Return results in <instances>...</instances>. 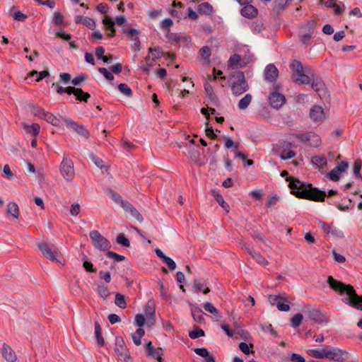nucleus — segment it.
Here are the masks:
<instances>
[{
	"mask_svg": "<svg viewBox=\"0 0 362 362\" xmlns=\"http://www.w3.org/2000/svg\"><path fill=\"white\" fill-rule=\"evenodd\" d=\"M286 180L289 182L288 187L291 189V193L296 197L310 199L315 202L324 201L326 196L325 192L312 187L310 185H305L297 179L288 177Z\"/></svg>",
	"mask_w": 362,
	"mask_h": 362,
	"instance_id": "nucleus-1",
	"label": "nucleus"
},
{
	"mask_svg": "<svg viewBox=\"0 0 362 362\" xmlns=\"http://www.w3.org/2000/svg\"><path fill=\"white\" fill-rule=\"evenodd\" d=\"M327 283L329 287L339 294H346L342 300L346 304L362 310V296H358L354 288L350 285H346L342 282L334 279L332 276L327 278Z\"/></svg>",
	"mask_w": 362,
	"mask_h": 362,
	"instance_id": "nucleus-2",
	"label": "nucleus"
},
{
	"mask_svg": "<svg viewBox=\"0 0 362 362\" xmlns=\"http://www.w3.org/2000/svg\"><path fill=\"white\" fill-rule=\"evenodd\" d=\"M290 69L293 81L300 84H310L312 76H314V72L310 66H304L300 62L293 60L290 64Z\"/></svg>",
	"mask_w": 362,
	"mask_h": 362,
	"instance_id": "nucleus-3",
	"label": "nucleus"
},
{
	"mask_svg": "<svg viewBox=\"0 0 362 362\" xmlns=\"http://www.w3.org/2000/svg\"><path fill=\"white\" fill-rule=\"evenodd\" d=\"M172 24L173 21L170 18H165L162 22L161 28L168 41L172 44L188 46L191 42V39L189 36L169 32L168 28Z\"/></svg>",
	"mask_w": 362,
	"mask_h": 362,
	"instance_id": "nucleus-4",
	"label": "nucleus"
},
{
	"mask_svg": "<svg viewBox=\"0 0 362 362\" xmlns=\"http://www.w3.org/2000/svg\"><path fill=\"white\" fill-rule=\"evenodd\" d=\"M37 246L45 258L52 262L62 264L61 260L62 254L59 250L54 245L47 242H41L38 243Z\"/></svg>",
	"mask_w": 362,
	"mask_h": 362,
	"instance_id": "nucleus-5",
	"label": "nucleus"
},
{
	"mask_svg": "<svg viewBox=\"0 0 362 362\" xmlns=\"http://www.w3.org/2000/svg\"><path fill=\"white\" fill-rule=\"evenodd\" d=\"M294 145L288 141H281L272 148V153L280 157L282 160L291 159L296 156V153L292 150Z\"/></svg>",
	"mask_w": 362,
	"mask_h": 362,
	"instance_id": "nucleus-6",
	"label": "nucleus"
},
{
	"mask_svg": "<svg viewBox=\"0 0 362 362\" xmlns=\"http://www.w3.org/2000/svg\"><path fill=\"white\" fill-rule=\"evenodd\" d=\"M232 85L231 88L233 93L235 95H239L246 92L248 89V86L245 81L243 73L240 71L235 72L231 77Z\"/></svg>",
	"mask_w": 362,
	"mask_h": 362,
	"instance_id": "nucleus-7",
	"label": "nucleus"
},
{
	"mask_svg": "<svg viewBox=\"0 0 362 362\" xmlns=\"http://www.w3.org/2000/svg\"><path fill=\"white\" fill-rule=\"evenodd\" d=\"M315 222L317 227L322 230L325 236H332L333 238H341L344 237L343 232L332 223H327L325 221L316 219Z\"/></svg>",
	"mask_w": 362,
	"mask_h": 362,
	"instance_id": "nucleus-8",
	"label": "nucleus"
},
{
	"mask_svg": "<svg viewBox=\"0 0 362 362\" xmlns=\"http://www.w3.org/2000/svg\"><path fill=\"white\" fill-rule=\"evenodd\" d=\"M90 237L95 248L100 251H107L110 247L109 240L103 237L98 230L90 232Z\"/></svg>",
	"mask_w": 362,
	"mask_h": 362,
	"instance_id": "nucleus-9",
	"label": "nucleus"
},
{
	"mask_svg": "<svg viewBox=\"0 0 362 362\" xmlns=\"http://www.w3.org/2000/svg\"><path fill=\"white\" fill-rule=\"evenodd\" d=\"M115 351L119 360H123L125 362H132L130 354L125 345L123 339L120 337L115 339Z\"/></svg>",
	"mask_w": 362,
	"mask_h": 362,
	"instance_id": "nucleus-10",
	"label": "nucleus"
},
{
	"mask_svg": "<svg viewBox=\"0 0 362 362\" xmlns=\"http://www.w3.org/2000/svg\"><path fill=\"white\" fill-rule=\"evenodd\" d=\"M295 137L298 139L300 141L313 147H318L322 143L320 136L314 132L295 134Z\"/></svg>",
	"mask_w": 362,
	"mask_h": 362,
	"instance_id": "nucleus-11",
	"label": "nucleus"
},
{
	"mask_svg": "<svg viewBox=\"0 0 362 362\" xmlns=\"http://www.w3.org/2000/svg\"><path fill=\"white\" fill-rule=\"evenodd\" d=\"M59 170L62 175L66 180L70 181L74 177V163L71 159L64 157L60 164Z\"/></svg>",
	"mask_w": 362,
	"mask_h": 362,
	"instance_id": "nucleus-12",
	"label": "nucleus"
},
{
	"mask_svg": "<svg viewBox=\"0 0 362 362\" xmlns=\"http://www.w3.org/2000/svg\"><path fill=\"white\" fill-rule=\"evenodd\" d=\"M310 118L316 124H321L325 121L328 115V110L322 106L314 105L310 110Z\"/></svg>",
	"mask_w": 362,
	"mask_h": 362,
	"instance_id": "nucleus-13",
	"label": "nucleus"
},
{
	"mask_svg": "<svg viewBox=\"0 0 362 362\" xmlns=\"http://www.w3.org/2000/svg\"><path fill=\"white\" fill-rule=\"evenodd\" d=\"M62 121L66 124L67 128L73 129L80 136L84 137L85 139H88L89 137L90 133L84 126L78 124L77 122L68 117H62Z\"/></svg>",
	"mask_w": 362,
	"mask_h": 362,
	"instance_id": "nucleus-14",
	"label": "nucleus"
},
{
	"mask_svg": "<svg viewBox=\"0 0 362 362\" xmlns=\"http://www.w3.org/2000/svg\"><path fill=\"white\" fill-rule=\"evenodd\" d=\"M349 354L337 347L327 346V359L341 362L348 358Z\"/></svg>",
	"mask_w": 362,
	"mask_h": 362,
	"instance_id": "nucleus-15",
	"label": "nucleus"
},
{
	"mask_svg": "<svg viewBox=\"0 0 362 362\" xmlns=\"http://www.w3.org/2000/svg\"><path fill=\"white\" fill-rule=\"evenodd\" d=\"M269 101L273 108L278 110L286 103V98L279 91L277 87H275L269 96Z\"/></svg>",
	"mask_w": 362,
	"mask_h": 362,
	"instance_id": "nucleus-16",
	"label": "nucleus"
},
{
	"mask_svg": "<svg viewBox=\"0 0 362 362\" xmlns=\"http://www.w3.org/2000/svg\"><path fill=\"white\" fill-rule=\"evenodd\" d=\"M349 168V163L346 161H341L328 174L327 177L334 182L338 181Z\"/></svg>",
	"mask_w": 362,
	"mask_h": 362,
	"instance_id": "nucleus-17",
	"label": "nucleus"
},
{
	"mask_svg": "<svg viewBox=\"0 0 362 362\" xmlns=\"http://www.w3.org/2000/svg\"><path fill=\"white\" fill-rule=\"evenodd\" d=\"M145 317H146V325L148 327L156 324V305L154 302L148 301L145 306Z\"/></svg>",
	"mask_w": 362,
	"mask_h": 362,
	"instance_id": "nucleus-18",
	"label": "nucleus"
},
{
	"mask_svg": "<svg viewBox=\"0 0 362 362\" xmlns=\"http://www.w3.org/2000/svg\"><path fill=\"white\" fill-rule=\"evenodd\" d=\"M119 200L121 206L123 208L126 213L129 214L132 217L134 218L139 222L143 221L142 216L132 204L127 201L122 200V199H119Z\"/></svg>",
	"mask_w": 362,
	"mask_h": 362,
	"instance_id": "nucleus-19",
	"label": "nucleus"
},
{
	"mask_svg": "<svg viewBox=\"0 0 362 362\" xmlns=\"http://www.w3.org/2000/svg\"><path fill=\"white\" fill-rule=\"evenodd\" d=\"M1 354L2 357L7 362H16L17 361V355L13 349L7 344H3Z\"/></svg>",
	"mask_w": 362,
	"mask_h": 362,
	"instance_id": "nucleus-20",
	"label": "nucleus"
},
{
	"mask_svg": "<svg viewBox=\"0 0 362 362\" xmlns=\"http://www.w3.org/2000/svg\"><path fill=\"white\" fill-rule=\"evenodd\" d=\"M158 58V52L156 48H149V52L147 57H146L145 61L146 64V66H143V69L145 71H148L149 68L154 66L156 64V61Z\"/></svg>",
	"mask_w": 362,
	"mask_h": 362,
	"instance_id": "nucleus-21",
	"label": "nucleus"
},
{
	"mask_svg": "<svg viewBox=\"0 0 362 362\" xmlns=\"http://www.w3.org/2000/svg\"><path fill=\"white\" fill-rule=\"evenodd\" d=\"M306 353L315 358H327V346H324L320 349H310Z\"/></svg>",
	"mask_w": 362,
	"mask_h": 362,
	"instance_id": "nucleus-22",
	"label": "nucleus"
},
{
	"mask_svg": "<svg viewBox=\"0 0 362 362\" xmlns=\"http://www.w3.org/2000/svg\"><path fill=\"white\" fill-rule=\"evenodd\" d=\"M71 94H74L76 96V100L79 101L87 102L90 98V95L88 93L84 92L81 88L71 87V89H69Z\"/></svg>",
	"mask_w": 362,
	"mask_h": 362,
	"instance_id": "nucleus-23",
	"label": "nucleus"
},
{
	"mask_svg": "<svg viewBox=\"0 0 362 362\" xmlns=\"http://www.w3.org/2000/svg\"><path fill=\"white\" fill-rule=\"evenodd\" d=\"M311 88L318 94L320 97L322 96V92L325 90V83L318 78H315V75L312 76V81L310 83Z\"/></svg>",
	"mask_w": 362,
	"mask_h": 362,
	"instance_id": "nucleus-24",
	"label": "nucleus"
},
{
	"mask_svg": "<svg viewBox=\"0 0 362 362\" xmlns=\"http://www.w3.org/2000/svg\"><path fill=\"white\" fill-rule=\"evenodd\" d=\"M278 74V69L274 65L269 64L266 66L264 70L266 80L269 81H274L276 78Z\"/></svg>",
	"mask_w": 362,
	"mask_h": 362,
	"instance_id": "nucleus-25",
	"label": "nucleus"
},
{
	"mask_svg": "<svg viewBox=\"0 0 362 362\" xmlns=\"http://www.w3.org/2000/svg\"><path fill=\"white\" fill-rule=\"evenodd\" d=\"M42 119H45L46 122L55 127H61L62 122H64L62 119H60L57 118L56 116L49 112H45Z\"/></svg>",
	"mask_w": 362,
	"mask_h": 362,
	"instance_id": "nucleus-26",
	"label": "nucleus"
},
{
	"mask_svg": "<svg viewBox=\"0 0 362 362\" xmlns=\"http://www.w3.org/2000/svg\"><path fill=\"white\" fill-rule=\"evenodd\" d=\"M246 64V62L243 61L238 54H234L230 57L228 60V66L231 69H238Z\"/></svg>",
	"mask_w": 362,
	"mask_h": 362,
	"instance_id": "nucleus-27",
	"label": "nucleus"
},
{
	"mask_svg": "<svg viewBox=\"0 0 362 362\" xmlns=\"http://www.w3.org/2000/svg\"><path fill=\"white\" fill-rule=\"evenodd\" d=\"M22 126L27 134H31L34 136L38 135L40 132V127L37 123H33L30 125L24 122L22 124Z\"/></svg>",
	"mask_w": 362,
	"mask_h": 362,
	"instance_id": "nucleus-28",
	"label": "nucleus"
},
{
	"mask_svg": "<svg viewBox=\"0 0 362 362\" xmlns=\"http://www.w3.org/2000/svg\"><path fill=\"white\" fill-rule=\"evenodd\" d=\"M6 214L12 216L15 219L19 217V208L16 202H9L7 205Z\"/></svg>",
	"mask_w": 362,
	"mask_h": 362,
	"instance_id": "nucleus-29",
	"label": "nucleus"
},
{
	"mask_svg": "<svg viewBox=\"0 0 362 362\" xmlns=\"http://www.w3.org/2000/svg\"><path fill=\"white\" fill-rule=\"evenodd\" d=\"M146 355L149 358H154L158 361V352L157 349L148 341L145 346Z\"/></svg>",
	"mask_w": 362,
	"mask_h": 362,
	"instance_id": "nucleus-30",
	"label": "nucleus"
},
{
	"mask_svg": "<svg viewBox=\"0 0 362 362\" xmlns=\"http://www.w3.org/2000/svg\"><path fill=\"white\" fill-rule=\"evenodd\" d=\"M241 14L247 18H254L257 14V10L249 4L241 9Z\"/></svg>",
	"mask_w": 362,
	"mask_h": 362,
	"instance_id": "nucleus-31",
	"label": "nucleus"
},
{
	"mask_svg": "<svg viewBox=\"0 0 362 362\" xmlns=\"http://www.w3.org/2000/svg\"><path fill=\"white\" fill-rule=\"evenodd\" d=\"M76 23H81L91 30H93L95 26V21L88 17L78 16L76 18Z\"/></svg>",
	"mask_w": 362,
	"mask_h": 362,
	"instance_id": "nucleus-32",
	"label": "nucleus"
},
{
	"mask_svg": "<svg viewBox=\"0 0 362 362\" xmlns=\"http://www.w3.org/2000/svg\"><path fill=\"white\" fill-rule=\"evenodd\" d=\"M311 162L318 169H322L327 165V160L324 156H315L312 158Z\"/></svg>",
	"mask_w": 362,
	"mask_h": 362,
	"instance_id": "nucleus-33",
	"label": "nucleus"
},
{
	"mask_svg": "<svg viewBox=\"0 0 362 362\" xmlns=\"http://www.w3.org/2000/svg\"><path fill=\"white\" fill-rule=\"evenodd\" d=\"M197 10L200 14L204 15H211L214 11L212 6L208 2H204L200 4L198 6Z\"/></svg>",
	"mask_w": 362,
	"mask_h": 362,
	"instance_id": "nucleus-34",
	"label": "nucleus"
},
{
	"mask_svg": "<svg viewBox=\"0 0 362 362\" xmlns=\"http://www.w3.org/2000/svg\"><path fill=\"white\" fill-rule=\"evenodd\" d=\"M145 334V331L142 328H138L135 332L132 334V338L135 345L141 344V337Z\"/></svg>",
	"mask_w": 362,
	"mask_h": 362,
	"instance_id": "nucleus-35",
	"label": "nucleus"
},
{
	"mask_svg": "<svg viewBox=\"0 0 362 362\" xmlns=\"http://www.w3.org/2000/svg\"><path fill=\"white\" fill-rule=\"evenodd\" d=\"M248 252L259 264L262 266H267L269 264L268 261L257 252L251 250H249Z\"/></svg>",
	"mask_w": 362,
	"mask_h": 362,
	"instance_id": "nucleus-36",
	"label": "nucleus"
},
{
	"mask_svg": "<svg viewBox=\"0 0 362 362\" xmlns=\"http://www.w3.org/2000/svg\"><path fill=\"white\" fill-rule=\"evenodd\" d=\"M89 158L98 168L101 170L104 169L106 172L107 171L108 168L104 164L103 160L100 158L93 153H90L89 155Z\"/></svg>",
	"mask_w": 362,
	"mask_h": 362,
	"instance_id": "nucleus-37",
	"label": "nucleus"
},
{
	"mask_svg": "<svg viewBox=\"0 0 362 362\" xmlns=\"http://www.w3.org/2000/svg\"><path fill=\"white\" fill-rule=\"evenodd\" d=\"M204 90L208 98L213 102L216 101V96L214 92L213 87L208 80L204 83Z\"/></svg>",
	"mask_w": 362,
	"mask_h": 362,
	"instance_id": "nucleus-38",
	"label": "nucleus"
},
{
	"mask_svg": "<svg viewBox=\"0 0 362 362\" xmlns=\"http://www.w3.org/2000/svg\"><path fill=\"white\" fill-rule=\"evenodd\" d=\"M160 258L163 259L170 271H174L176 269V264L174 260L170 257L165 256L160 250Z\"/></svg>",
	"mask_w": 362,
	"mask_h": 362,
	"instance_id": "nucleus-39",
	"label": "nucleus"
},
{
	"mask_svg": "<svg viewBox=\"0 0 362 362\" xmlns=\"http://www.w3.org/2000/svg\"><path fill=\"white\" fill-rule=\"evenodd\" d=\"M95 335L97 339L98 345L103 346L105 344V341L102 337L101 327L98 322H95Z\"/></svg>",
	"mask_w": 362,
	"mask_h": 362,
	"instance_id": "nucleus-40",
	"label": "nucleus"
},
{
	"mask_svg": "<svg viewBox=\"0 0 362 362\" xmlns=\"http://www.w3.org/2000/svg\"><path fill=\"white\" fill-rule=\"evenodd\" d=\"M212 194L216 199V202L220 204V206L226 211H229L228 204L223 200V197L217 191H212Z\"/></svg>",
	"mask_w": 362,
	"mask_h": 362,
	"instance_id": "nucleus-41",
	"label": "nucleus"
},
{
	"mask_svg": "<svg viewBox=\"0 0 362 362\" xmlns=\"http://www.w3.org/2000/svg\"><path fill=\"white\" fill-rule=\"evenodd\" d=\"M252 97L250 94H246L238 103V108L245 110L252 101Z\"/></svg>",
	"mask_w": 362,
	"mask_h": 362,
	"instance_id": "nucleus-42",
	"label": "nucleus"
},
{
	"mask_svg": "<svg viewBox=\"0 0 362 362\" xmlns=\"http://www.w3.org/2000/svg\"><path fill=\"white\" fill-rule=\"evenodd\" d=\"M199 57L204 60V63L208 64L211 56V49L209 47H203L200 49Z\"/></svg>",
	"mask_w": 362,
	"mask_h": 362,
	"instance_id": "nucleus-43",
	"label": "nucleus"
},
{
	"mask_svg": "<svg viewBox=\"0 0 362 362\" xmlns=\"http://www.w3.org/2000/svg\"><path fill=\"white\" fill-rule=\"evenodd\" d=\"M361 166H362L361 160L359 159L356 160L354 163L353 171H354V177L362 180V175L360 173Z\"/></svg>",
	"mask_w": 362,
	"mask_h": 362,
	"instance_id": "nucleus-44",
	"label": "nucleus"
},
{
	"mask_svg": "<svg viewBox=\"0 0 362 362\" xmlns=\"http://www.w3.org/2000/svg\"><path fill=\"white\" fill-rule=\"evenodd\" d=\"M344 129L342 127L335 128L330 134L329 139L335 141L343 134Z\"/></svg>",
	"mask_w": 362,
	"mask_h": 362,
	"instance_id": "nucleus-45",
	"label": "nucleus"
},
{
	"mask_svg": "<svg viewBox=\"0 0 362 362\" xmlns=\"http://www.w3.org/2000/svg\"><path fill=\"white\" fill-rule=\"evenodd\" d=\"M115 303L119 308L124 309L127 307L124 296L121 293H116Z\"/></svg>",
	"mask_w": 362,
	"mask_h": 362,
	"instance_id": "nucleus-46",
	"label": "nucleus"
},
{
	"mask_svg": "<svg viewBox=\"0 0 362 362\" xmlns=\"http://www.w3.org/2000/svg\"><path fill=\"white\" fill-rule=\"evenodd\" d=\"M280 200V197L275 194L269 195L266 201V206L271 208L274 206Z\"/></svg>",
	"mask_w": 362,
	"mask_h": 362,
	"instance_id": "nucleus-47",
	"label": "nucleus"
},
{
	"mask_svg": "<svg viewBox=\"0 0 362 362\" xmlns=\"http://www.w3.org/2000/svg\"><path fill=\"white\" fill-rule=\"evenodd\" d=\"M146 325V317L142 314H137L134 317V325L139 328H142L144 325Z\"/></svg>",
	"mask_w": 362,
	"mask_h": 362,
	"instance_id": "nucleus-48",
	"label": "nucleus"
},
{
	"mask_svg": "<svg viewBox=\"0 0 362 362\" xmlns=\"http://www.w3.org/2000/svg\"><path fill=\"white\" fill-rule=\"evenodd\" d=\"M173 6L174 8L170 10V14L173 17L180 18L182 16V12L180 10L177 9V8L178 7L179 9H180L182 8V4L180 2L176 3L175 1H174Z\"/></svg>",
	"mask_w": 362,
	"mask_h": 362,
	"instance_id": "nucleus-49",
	"label": "nucleus"
},
{
	"mask_svg": "<svg viewBox=\"0 0 362 362\" xmlns=\"http://www.w3.org/2000/svg\"><path fill=\"white\" fill-rule=\"evenodd\" d=\"M194 288L196 291H197V292L202 291L204 294H206L210 291L209 288L205 287V285L204 283L200 282L199 281H194Z\"/></svg>",
	"mask_w": 362,
	"mask_h": 362,
	"instance_id": "nucleus-50",
	"label": "nucleus"
},
{
	"mask_svg": "<svg viewBox=\"0 0 362 362\" xmlns=\"http://www.w3.org/2000/svg\"><path fill=\"white\" fill-rule=\"evenodd\" d=\"M98 292L100 296L103 299H106L107 297L110 295L108 288L106 286L101 284L98 286Z\"/></svg>",
	"mask_w": 362,
	"mask_h": 362,
	"instance_id": "nucleus-51",
	"label": "nucleus"
},
{
	"mask_svg": "<svg viewBox=\"0 0 362 362\" xmlns=\"http://www.w3.org/2000/svg\"><path fill=\"white\" fill-rule=\"evenodd\" d=\"M303 320V315L300 313L296 314L292 318H291V325L293 327L296 328L298 327L302 322Z\"/></svg>",
	"mask_w": 362,
	"mask_h": 362,
	"instance_id": "nucleus-52",
	"label": "nucleus"
},
{
	"mask_svg": "<svg viewBox=\"0 0 362 362\" xmlns=\"http://www.w3.org/2000/svg\"><path fill=\"white\" fill-rule=\"evenodd\" d=\"M189 336L191 339H197L204 336V332L202 329L196 327L192 331L189 332Z\"/></svg>",
	"mask_w": 362,
	"mask_h": 362,
	"instance_id": "nucleus-53",
	"label": "nucleus"
},
{
	"mask_svg": "<svg viewBox=\"0 0 362 362\" xmlns=\"http://www.w3.org/2000/svg\"><path fill=\"white\" fill-rule=\"evenodd\" d=\"M119 90L124 95L129 97L132 95V91L129 87L125 83H120L118 86Z\"/></svg>",
	"mask_w": 362,
	"mask_h": 362,
	"instance_id": "nucleus-54",
	"label": "nucleus"
},
{
	"mask_svg": "<svg viewBox=\"0 0 362 362\" xmlns=\"http://www.w3.org/2000/svg\"><path fill=\"white\" fill-rule=\"evenodd\" d=\"M117 243L124 247H129L130 245L129 240L124 236L123 233H120L117 235Z\"/></svg>",
	"mask_w": 362,
	"mask_h": 362,
	"instance_id": "nucleus-55",
	"label": "nucleus"
},
{
	"mask_svg": "<svg viewBox=\"0 0 362 362\" xmlns=\"http://www.w3.org/2000/svg\"><path fill=\"white\" fill-rule=\"evenodd\" d=\"M283 299L284 298L280 296L270 295L268 296V301L272 305L277 306L278 303H280Z\"/></svg>",
	"mask_w": 362,
	"mask_h": 362,
	"instance_id": "nucleus-56",
	"label": "nucleus"
},
{
	"mask_svg": "<svg viewBox=\"0 0 362 362\" xmlns=\"http://www.w3.org/2000/svg\"><path fill=\"white\" fill-rule=\"evenodd\" d=\"M52 86L57 87V93L59 94H62L63 93H66L69 95H70V92L68 90L71 89V87H72V86H68L66 88H63L62 86H59L58 82L53 83Z\"/></svg>",
	"mask_w": 362,
	"mask_h": 362,
	"instance_id": "nucleus-57",
	"label": "nucleus"
},
{
	"mask_svg": "<svg viewBox=\"0 0 362 362\" xmlns=\"http://www.w3.org/2000/svg\"><path fill=\"white\" fill-rule=\"evenodd\" d=\"M204 308L206 312H209L213 315H218V310L214 306V305L211 303H206L204 305Z\"/></svg>",
	"mask_w": 362,
	"mask_h": 362,
	"instance_id": "nucleus-58",
	"label": "nucleus"
},
{
	"mask_svg": "<svg viewBox=\"0 0 362 362\" xmlns=\"http://www.w3.org/2000/svg\"><path fill=\"white\" fill-rule=\"evenodd\" d=\"M334 9V12L335 14H341L342 13L344 8V4L342 2H338L336 1L334 4V6L332 8Z\"/></svg>",
	"mask_w": 362,
	"mask_h": 362,
	"instance_id": "nucleus-59",
	"label": "nucleus"
},
{
	"mask_svg": "<svg viewBox=\"0 0 362 362\" xmlns=\"http://www.w3.org/2000/svg\"><path fill=\"white\" fill-rule=\"evenodd\" d=\"M192 315L196 321L200 322L203 319L202 315V310L199 308L192 309Z\"/></svg>",
	"mask_w": 362,
	"mask_h": 362,
	"instance_id": "nucleus-60",
	"label": "nucleus"
},
{
	"mask_svg": "<svg viewBox=\"0 0 362 362\" xmlns=\"http://www.w3.org/2000/svg\"><path fill=\"white\" fill-rule=\"evenodd\" d=\"M98 71L102 74L105 78L109 81H112L114 79V76L112 74L105 68H99Z\"/></svg>",
	"mask_w": 362,
	"mask_h": 362,
	"instance_id": "nucleus-61",
	"label": "nucleus"
},
{
	"mask_svg": "<svg viewBox=\"0 0 362 362\" xmlns=\"http://www.w3.org/2000/svg\"><path fill=\"white\" fill-rule=\"evenodd\" d=\"M107 255L108 257L114 259L115 261H116V262H121V261L124 259V256L118 255V254H117V253H115L114 252H112V251H108L107 252Z\"/></svg>",
	"mask_w": 362,
	"mask_h": 362,
	"instance_id": "nucleus-62",
	"label": "nucleus"
},
{
	"mask_svg": "<svg viewBox=\"0 0 362 362\" xmlns=\"http://www.w3.org/2000/svg\"><path fill=\"white\" fill-rule=\"evenodd\" d=\"M87 78V76L85 74H81L74 79H72L71 83L74 86H78L81 82H83L85 79Z\"/></svg>",
	"mask_w": 362,
	"mask_h": 362,
	"instance_id": "nucleus-63",
	"label": "nucleus"
},
{
	"mask_svg": "<svg viewBox=\"0 0 362 362\" xmlns=\"http://www.w3.org/2000/svg\"><path fill=\"white\" fill-rule=\"evenodd\" d=\"M290 359L292 362H305L302 355L296 353L291 354Z\"/></svg>",
	"mask_w": 362,
	"mask_h": 362,
	"instance_id": "nucleus-64",
	"label": "nucleus"
}]
</instances>
